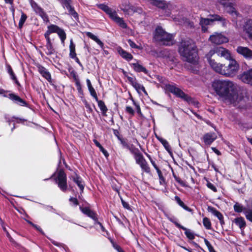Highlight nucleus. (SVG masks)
Listing matches in <instances>:
<instances>
[{"label": "nucleus", "mask_w": 252, "mask_h": 252, "mask_svg": "<svg viewBox=\"0 0 252 252\" xmlns=\"http://www.w3.org/2000/svg\"><path fill=\"white\" fill-rule=\"evenodd\" d=\"M164 215L167 218V219L173 223L178 228L181 227L182 225L178 222L177 219L174 216H170L165 212H164Z\"/></svg>", "instance_id": "c9c22d12"}, {"label": "nucleus", "mask_w": 252, "mask_h": 252, "mask_svg": "<svg viewBox=\"0 0 252 252\" xmlns=\"http://www.w3.org/2000/svg\"><path fill=\"white\" fill-rule=\"evenodd\" d=\"M245 206L243 205L242 204L238 202H236L233 205V209L234 211L237 213H243L245 212V210L247 208V202Z\"/></svg>", "instance_id": "c756f323"}, {"label": "nucleus", "mask_w": 252, "mask_h": 252, "mask_svg": "<svg viewBox=\"0 0 252 252\" xmlns=\"http://www.w3.org/2000/svg\"><path fill=\"white\" fill-rule=\"evenodd\" d=\"M225 10L231 15L236 14V11L233 3L229 1H224L222 3Z\"/></svg>", "instance_id": "393cba45"}, {"label": "nucleus", "mask_w": 252, "mask_h": 252, "mask_svg": "<svg viewBox=\"0 0 252 252\" xmlns=\"http://www.w3.org/2000/svg\"><path fill=\"white\" fill-rule=\"evenodd\" d=\"M134 60L136 61V63L130 64V65L133 67L134 70L136 72H142L145 74H147L148 72L147 69L145 67L140 64L138 60L135 59Z\"/></svg>", "instance_id": "5701e85b"}, {"label": "nucleus", "mask_w": 252, "mask_h": 252, "mask_svg": "<svg viewBox=\"0 0 252 252\" xmlns=\"http://www.w3.org/2000/svg\"><path fill=\"white\" fill-rule=\"evenodd\" d=\"M128 150L134 155L136 163L139 165L142 172L149 174L151 172L150 168L142 154L137 148L132 149L130 147Z\"/></svg>", "instance_id": "1a4fd4ad"}, {"label": "nucleus", "mask_w": 252, "mask_h": 252, "mask_svg": "<svg viewBox=\"0 0 252 252\" xmlns=\"http://www.w3.org/2000/svg\"><path fill=\"white\" fill-rule=\"evenodd\" d=\"M111 243L113 246L114 249H115L118 252H125L122 248L118 245L117 243L114 242L113 240H110Z\"/></svg>", "instance_id": "de8ad7c7"}, {"label": "nucleus", "mask_w": 252, "mask_h": 252, "mask_svg": "<svg viewBox=\"0 0 252 252\" xmlns=\"http://www.w3.org/2000/svg\"><path fill=\"white\" fill-rule=\"evenodd\" d=\"M178 52L187 62L195 63L197 61L198 50L195 43L191 39L182 40L178 45Z\"/></svg>", "instance_id": "f03ea898"}, {"label": "nucleus", "mask_w": 252, "mask_h": 252, "mask_svg": "<svg viewBox=\"0 0 252 252\" xmlns=\"http://www.w3.org/2000/svg\"><path fill=\"white\" fill-rule=\"evenodd\" d=\"M152 5L157 7L161 9H165L167 5L166 2L164 0H148Z\"/></svg>", "instance_id": "4be33fe9"}, {"label": "nucleus", "mask_w": 252, "mask_h": 252, "mask_svg": "<svg viewBox=\"0 0 252 252\" xmlns=\"http://www.w3.org/2000/svg\"><path fill=\"white\" fill-rule=\"evenodd\" d=\"M244 30L249 37L252 38V20L247 21L244 26Z\"/></svg>", "instance_id": "473e14b6"}, {"label": "nucleus", "mask_w": 252, "mask_h": 252, "mask_svg": "<svg viewBox=\"0 0 252 252\" xmlns=\"http://www.w3.org/2000/svg\"><path fill=\"white\" fill-rule=\"evenodd\" d=\"M154 38L156 40L161 42L164 45L170 46L173 44V35L165 32L161 27L156 28Z\"/></svg>", "instance_id": "6e6552de"}, {"label": "nucleus", "mask_w": 252, "mask_h": 252, "mask_svg": "<svg viewBox=\"0 0 252 252\" xmlns=\"http://www.w3.org/2000/svg\"><path fill=\"white\" fill-rule=\"evenodd\" d=\"M70 73L71 76L73 78L75 82L80 81L77 73L75 70H72V71H70Z\"/></svg>", "instance_id": "3c124183"}, {"label": "nucleus", "mask_w": 252, "mask_h": 252, "mask_svg": "<svg viewBox=\"0 0 252 252\" xmlns=\"http://www.w3.org/2000/svg\"><path fill=\"white\" fill-rule=\"evenodd\" d=\"M46 49L47 51L45 52L46 55H52L54 54L56 51L55 49L54 48L52 44H49V45H45Z\"/></svg>", "instance_id": "37998d69"}, {"label": "nucleus", "mask_w": 252, "mask_h": 252, "mask_svg": "<svg viewBox=\"0 0 252 252\" xmlns=\"http://www.w3.org/2000/svg\"><path fill=\"white\" fill-rule=\"evenodd\" d=\"M9 75L10 76V78L14 81L15 83H16L18 86H20V83L17 79V77L14 72H13L12 74H11Z\"/></svg>", "instance_id": "0e129e2a"}, {"label": "nucleus", "mask_w": 252, "mask_h": 252, "mask_svg": "<svg viewBox=\"0 0 252 252\" xmlns=\"http://www.w3.org/2000/svg\"><path fill=\"white\" fill-rule=\"evenodd\" d=\"M128 43L129 44L130 47L132 48L140 49L141 48L140 46L137 45L134 42H133L131 39H128L127 40Z\"/></svg>", "instance_id": "603ef678"}, {"label": "nucleus", "mask_w": 252, "mask_h": 252, "mask_svg": "<svg viewBox=\"0 0 252 252\" xmlns=\"http://www.w3.org/2000/svg\"><path fill=\"white\" fill-rule=\"evenodd\" d=\"M228 60L229 61V63L227 66L219 63L214 71L226 77L235 76L239 68V65L235 60L231 59V57Z\"/></svg>", "instance_id": "7ed1b4c3"}, {"label": "nucleus", "mask_w": 252, "mask_h": 252, "mask_svg": "<svg viewBox=\"0 0 252 252\" xmlns=\"http://www.w3.org/2000/svg\"><path fill=\"white\" fill-rule=\"evenodd\" d=\"M117 50L120 56L127 62H129L133 59V56L129 53L125 51L121 47H118Z\"/></svg>", "instance_id": "aec40b11"}, {"label": "nucleus", "mask_w": 252, "mask_h": 252, "mask_svg": "<svg viewBox=\"0 0 252 252\" xmlns=\"http://www.w3.org/2000/svg\"><path fill=\"white\" fill-rule=\"evenodd\" d=\"M165 88L170 93L187 102L189 104H191L196 107H198L199 104L197 101L185 94L181 89L177 87L175 84H166Z\"/></svg>", "instance_id": "39448f33"}, {"label": "nucleus", "mask_w": 252, "mask_h": 252, "mask_svg": "<svg viewBox=\"0 0 252 252\" xmlns=\"http://www.w3.org/2000/svg\"><path fill=\"white\" fill-rule=\"evenodd\" d=\"M175 200L178 204V205L181 207H182L186 211H188L189 212H191L192 211V209L189 207L188 206H187L186 205H185L179 196H175Z\"/></svg>", "instance_id": "e433bc0d"}, {"label": "nucleus", "mask_w": 252, "mask_h": 252, "mask_svg": "<svg viewBox=\"0 0 252 252\" xmlns=\"http://www.w3.org/2000/svg\"><path fill=\"white\" fill-rule=\"evenodd\" d=\"M86 35L91 39L94 41L100 46L101 49H104V46L103 43L96 35L91 32H87Z\"/></svg>", "instance_id": "bb28decb"}, {"label": "nucleus", "mask_w": 252, "mask_h": 252, "mask_svg": "<svg viewBox=\"0 0 252 252\" xmlns=\"http://www.w3.org/2000/svg\"><path fill=\"white\" fill-rule=\"evenodd\" d=\"M212 87L219 99L230 103L236 101L238 93L232 82L227 80H215Z\"/></svg>", "instance_id": "f257e3e1"}, {"label": "nucleus", "mask_w": 252, "mask_h": 252, "mask_svg": "<svg viewBox=\"0 0 252 252\" xmlns=\"http://www.w3.org/2000/svg\"><path fill=\"white\" fill-rule=\"evenodd\" d=\"M207 187L210 189L212 190L214 192L217 191V189L215 186L210 182H208L207 184Z\"/></svg>", "instance_id": "052dcab7"}, {"label": "nucleus", "mask_w": 252, "mask_h": 252, "mask_svg": "<svg viewBox=\"0 0 252 252\" xmlns=\"http://www.w3.org/2000/svg\"><path fill=\"white\" fill-rule=\"evenodd\" d=\"M50 35L49 33L47 32H45L44 35L46 40V45H49V44H52L51 40L50 37Z\"/></svg>", "instance_id": "680f3d73"}, {"label": "nucleus", "mask_w": 252, "mask_h": 252, "mask_svg": "<svg viewBox=\"0 0 252 252\" xmlns=\"http://www.w3.org/2000/svg\"><path fill=\"white\" fill-rule=\"evenodd\" d=\"M66 8L68 10L69 15L73 17V18L77 21L79 20V16L78 13L75 11L74 8L71 5L66 7Z\"/></svg>", "instance_id": "f704fd0d"}, {"label": "nucleus", "mask_w": 252, "mask_h": 252, "mask_svg": "<svg viewBox=\"0 0 252 252\" xmlns=\"http://www.w3.org/2000/svg\"><path fill=\"white\" fill-rule=\"evenodd\" d=\"M209 40L216 44H221L228 42V39L221 33L211 35L209 37Z\"/></svg>", "instance_id": "f8f14e48"}, {"label": "nucleus", "mask_w": 252, "mask_h": 252, "mask_svg": "<svg viewBox=\"0 0 252 252\" xmlns=\"http://www.w3.org/2000/svg\"><path fill=\"white\" fill-rule=\"evenodd\" d=\"M120 196V199H121V203H122V204L123 206V207L125 208V209H126L128 210H130V211H131V208H130V205H129V204L126 202L124 199L123 198Z\"/></svg>", "instance_id": "09e8293b"}, {"label": "nucleus", "mask_w": 252, "mask_h": 252, "mask_svg": "<svg viewBox=\"0 0 252 252\" xmlns=\"http://www.w3.org/2000/svg\"><path fill=\"white\" fill-rule=\"evenodd\" d=\"M82 101H83L84 104L85 105V107L87 109V112H89V113H92L93 109L91 108L90 104L85 99L82 100Z\"/></svg>", "instance_id": "864d4df0"}, {"label": "nucleus", "mask_w": 252, "mask_h": 252, "mask_svg": "<svg viewBox=\"0 0 252 252\" xmlns=\"http://www.w3.org/2000/svg\"><path fill=\"white\" fill-rule=\"evenodd\" d=\"M155 136L157 139L162 144V145L163 146L165 149L168 152V153L170 155H171L172 154V149L168 142L166 140L162 138V137L158 136L156 134H155Z\"/></svg>", "instance_id": "a878e982"}, {"label": "nucleus", "mask_w": 252, "mask_h": 252, "mask_svg": "<svg viewBox=\"0 0 252 252\" xmlns=\"http://www.w3.org/2000/svg\"><path fill=\"white\" fill-rule=\"evenodd\" d=\"M205 244L207 246L209 252H214L215 250L210 243L206 239L204 238Z\"/></svg>", "instance_id": "8fccbe9b"}, {"label": "nucleus", "mask_w": 252, "mask_h": 252, "mask_svg": "<svg viewBox=\"0 0 252 252\" xmlns=\"http://www.w3.org/2000/svg\"><path fill=\"white\" fill-rule=\"evenodd\" d=\"M233 222L239 227L242 231H244L246 227V222L244 218L242 217H237L233 220Z\"/></svg>", "instance_id": "b1692460"}, {"label": "nucleus", "mask_w": 252, "mask_h": 252, "mask_svg": "<svg viewBox=\"0 0 252 252\" xmlns=\"http://www.w3.org/2000/svg\"><path fill=\"white\" fill-rule=\"evenodd\" d=\"M52 178H53L55 183L58 185V187L62 191H66L67 189V177L63 169H60L57 174L54 173L50 178L45 179L44 180L47 181Z\"/></svg>", "instance_id": "0eeeda50"}, {"label": "nucleus", "mask_w": 252, "mask_h": 252, "mask_svg": "<svg viewBox=\"0 0 252 252\" xmlns=\"http://www.w3.org/2000/svg\"><path fill=\"white\" fill-rule=\"evenodd\" d=\"M245 202H247V208L245 210L244 215L246 219L252 223V200H246Z\"/></svg>", "instance_id": "a211bd4d"}, {"label": "nucleus", "mask_w": 252, "mask_h": 252, "mask_svg": "<svg viewBox=\"0 0 252 252\" xmlns=\"http://www.w3.org/2000/svg\"><path fill=\"white\" fill-rule=\"evenodd\" d=\"M97 7L105 12L109 18L114 21L119 27L124 29H127V25L125 22L123 18L118 16L115 10L109 7L104 3L97 4Z\"/></svg>", "instance_id": "423d86ee"}, {"label": "nucleus", "mask_w": 252, "mask_h": 252, "mask_svg": "<svg viewBox=\"0 0 252 252\" xmlns=\"http://www.w3.org/2000/svg\"><path fill=\"white\" fill-rule=\"evenodd\" d=\"M220 19L216 20V21H220L223 27H226L227 25V20L226 19L220 16Z\"/></svg>", "instance_id": "bf43d9fd"}, {"label": "nucleus", "mask_w": 252, "mask_h": 252, "mask_svg": "<svg viewBox=\"0 0 252 252\" xmlns=\"http://www.w3.org/2000/svg\"><path fill=\"white\" fill-rule=\"evenodd\" d=\"M156 171L158 174V176L159 178V184L160 185H162V186L166 185V183L165 179L164 178L161 170L159 169H158V170H156Z\"/></svg>", "instance_id": "79ce46f5"}, {"label": "nucleus", "mask_w": 252, "mask_h": 252, "mask_svg": "<svg viewBox=\"0 0 252 252\" xmlns=\"http://www.w3.org/2000/svg\"><path fill=\"white\" fill-rule=\"evenodd\" d=\"M75 86L76 87L77 90L78 91V93L79 94V96L83 98L84 97V93L82 89V86L80 83V81L75 82Z\"/></svg>", "instance_id": "c03bdc74"}, {"label": "nucleus", "mask_w": 252, "mask_h": 252, "mask_svg": "<svg viewBox=\"0 0 252 252\" xmlns=\"http://www.w3.org/2000/svg\"><path fill=\"white\" fill-rule=\"evenodd\" d=\"M7 237L8 238L9 242L12 244V245L14 247L17 249H20L21 248V246L12 238L10 234H7Z\"/></svg>", "instance_id": "49530a36"}, {"label": "nucleus", "mask_w": 252, "mask_h": 252, "mask_svg": "<svg viewBox=\"0 0 252 252\" xmlns=\"http://www.w3.org/2000/svg\"><path fill=\"white\" fill-rule=\"evenodd\" d=\"M240 79L241 81L249 85H252V68L247 71H244L240 75Z\"/></svg>", "instance_id": "2eb2a0df"}, {"label": "nucleus", "mask_w": 252, "mask_h": 252, "mask_svg": "<svg viewBox=\"0 0 252 252\" xmlns=\"http://www.w3.org/2000/svg\"><path fill=\"white\" fill-rule=\"evenodd\" d=\"M79 209L81 212L87 216L88 217L92 219L94 221L97 218V215L96 213L92 210H91L89 207H82L80 206Z\"/></svg>", "instance_id": "dca6fc26"}, {"label": "nucleus", "mask_w": 252, "mask_h": 252, "mask_svg": "<svg viewBox=\"0 0 252 252\" xmlns=\"http://www.w3.org/2000/svg\"><path fill=\"white\" fill-rule=\"evenodd\" d=\"M126 111L131 115H133L134 111L131 106H127L126 108Z\"/></svg>", "instance_id": "338daca9"}, {"label": "nucleus", "mask_w": 252, "mask_h": 252, "mask_svg": "<svg viewBox=\"0 0 252 252\" xmlns=\"http://www.w3.org/2000/svg\"><path fill=\"white\" fill-rule=\"evenodd\" d=\"M215 54H216L218 56L223 57L226 60H229L231 58V55L228 50L222 46L216 47L211 50L206 55V58H207L210 65L214 70H215L219 63L215 62L214 60H212L211 59V57Z\"/></svg>", "instance_id": "20e7f679"}, {"label": "nucleus", "mask_w": 252, "mask_h": 252, "mask_svg": "<svg viewBox=\"0 0 252 252\" xmlns=\"http://www.w3.org/2000/svg\"><path fill=\"white\" fill-rule=\"evenodd\" d=\"M60 28L56 25L51 24L48 26V27H47L48 30L46 32L49 33V34H51V33H57Z\"/></svg>", "instance_id": "4c0bfd02"}, {"label": "nucleus", "mask_w": 252, "mask_h": 252, "mask_svg": "<svg viewBox=\"0 0 252 252\" xmlns=\"http://www.w3.org/2000/svg\"><path fill=\"white\" fill-rule=\"evenodd\" d=\"M97 102L98 106L99 108L102 115L103 116H106V113L108 111V108L105 104L104 102L101 100L97 99V100H95Z\"/></svg>", "instance_id": "7c9ffc66"}, {"label": "nucleus", "mask_w": 252, "mask_h": 252, "mask_svg": "<svg viewBox=\"0 0 252 252\" xmlns=\"http://www.w3.org/2000/svg\"><path fill=\"white\" fill-rule=\"evenodd\" d=\"M57 34L58 35L59 37H60L62 43L63 45H64V41L66 38V33L64 32V30L60 28L57 32Z\"/></svg>", "instance_id": "58836bf2"}, {"label": "nucleus", "mask_w": 252, "mask_h": 252, "mask_svg": "<svg viewBox=\"0 0 252 252\" xmlns=\"http://www.w3.org/2000/svg\"><path fill=\"white\" fill-rule=\"evenodd\" d=\"M211 18H200L199 25L201 27L202 31L205 32L207 31V26L210 25L213 22L220 19V15L217 14L211 15Z\"/></svg>", "instance_id": "9b49d317"}, {"label": "nucleus", "mask_w": 252, "mask_h": 252, "mask_svg": "<svg viewBox=\"0 0 252 252\" xmlns=\"http://www.w3.org/2000/svg\"><path fill=\"white\" fill-rule=\"evenodd\" d=\"M208 211L211 212L214 216L216 217L219 220L223 219L222 214L217 210L215 208L212 206L208 207Z\"/></svg>", "instance_id": "2f4dec72"}, {"label": "nucleus", "mask_w": 252, "mask_h": 252, "mask_svg": "<svg viewBox=\"0 0 252 252\" xmlns=\"http://www.w3.org/2000/svg\"><path fill=\"white\" fill-rule=\"evenodd\" d=\"M236 51L246 59L249 60L252 59V50L248 47L239 46L236 48Z\"/></svg>", "instance_id": "ddd939ff"}, {"label": "nucleus", "mask_w": 252, "mask_h": 252, "mask_svg": "<svg viewBox=\"0 0 252 252\" xmlns=\"http://www.w3.org/2000/svg\"><path fill=\"white\" fill-rule=\"evenodd\" d=\"M37 68L38 72L42 76L46 79L51 85H52L51 75L48 69L41 65H38Z\"/></svg>", "instance_id": "f3484780"}, {"label": "nucleus", "mask_w": 252, "mask_h": 252, "mask_svg": "<svg viewBox=\"0 0 252 252\" xmlns=\"http://www.w3.org/2000/svg\"><path fill=\"white\" fill-rule=\"evenodd\" d=\"M119 140L120 141L121 144H122L123 148H125L127 149H130L129 145H128L127 142L125 140H124V139H123L122 138L120 139H119Z\"/></svg>", "instance_id": "6e6d98bb"}, {"label": "nucleus", "mask_w": 252, "mask_h": 252, "mask_svg": "<svg viewBox=\"0 0 252 252\" xmlns=\"http://www.w3.org/2000/svg\"><path fill=\"white\" fill-rule=\"evenodd\" d=\"M69 201L74 206H77L79 204L78 199L76 197H70Z\"/></svg>", "instance_id": "13d9d810"}, {"label": "nucleus", "mask_w": 252, "mask_h": 252, "mask_svg": "<svg viewBox=\"0 0 252 252\" xmlns=\"http://www.w3.org/2000/svg\"><path fill=\"white\" fill-rule=\"evenodd\" d=\"M27 18L28 17L27 15L21 10V16L18 24V27L19 29H21L23 27V25Z\"/></svg>", "instance_id": "a19ab883"}, {"label": "nucleus", "mask_w": 252, "mask_h": 252, "mask_svg": "<svg viewBox=\"0 0 252 252\" xmlns=\"http://www.w3.org/2000/svg\"><path fill=\"white\" fill-rule=\"evenodd\" d=\"M203 224L206 229L210 230L211 229V222L208 218L204 217L203 219Z\"/></svg>", "instance_id": "a18cd8bd"}, {"label": "nucleus", "mask_w": 252, "mask_h": 252, "mask_svg": "<svg viewBox=\"0 0 252 252\" xmlns=\"http://www.w3.org/2000/svg\"><path fill=\"white\" fill-rule=\"evenodd\" d=\"M132 86L138 92H139V91H141L145 94H147L144 87L142 85L137 83V81L134 83Z\"/></svg>", "instance_id": "ea45409f"}, {"label": "nucleus", "mask_w": 252, "mask_h": 252, "mask_svg": "<svg viewBox=\"0 0 252 252\" xmlns=\"http://www.w3.org/2000/svg\"><path fill=\"white\" fill-rule=\"evenodd\" d=\"M173 176L175 179V180L180 185H181L183 187H185V185L184 182L179 177H177L176 174L173 172Z\"/></svg>", "instance_id": "5fc2aeb1"}, {"label": "nucleus", "mask_w": 252, "mask_h": 252, "mask_svg": "<svg viewBox=\"0 0 252 252\" xmlns=\"http://www.w3.org/2000/svg\"><path fill=\"white\" fill-rule=\"evenodd\" d=\"M4 97H8L12 101H13L15 103L21 106H27L28 104V103L21 98L18 95L14 94H9L8 95L4 94Z\"/></svg>", "instance_id": "4468645a"}, {"label": "nucleus", "mask_w": 252, "mask_h": 252, "mask_svg": "<svg viewBox=\"0 0 252 252\" xmlns=\"http://www.w3.org/2000/svg\"><path fill=\"white\" fill-rule=\"evenodd\" d=\"M74 176H72L73 181L79 187L81 192L83 191L85 184L81 177L75 173Z\"/></svg>", "instance_id": "412c9836"}, {"label": "nucleus", "mask_w": 252, "mask_h": 252, "mask_svg": "<svg viewBox=\"0 0 252 252\" xmlns=\"http://www.w3.org/2000/svg\"><path fill=\"white\" fill-rule=\"evenodd\" d=\"M179 229H183L185 231V234L186 235V237L190 240H193L195 238V236H198V235L195 234L191 230L188 229L183 225H182L181 227H180Z\"/></svg>", "instance_id": "cd10ccee"}, {"label": "nucleus", "mask_w": 252, "mask_h": 252, "mask_svg": "<svg viewBox=\"0 0 252 252\" xmlns=\"http://www.w3.org/2000/svg\"><path fill=\"white\" fill-rule=\"evenodd\" d=\"M62 3L64 7H66L71 5L70 0H62Z\"/></svg>", "instance_id": "774afa93"}, {"label": "nucleus", "mask_w": 252, "mask_h": 252, "mask_svg": "<svg viewBox=\"0 0 252 252\" xmlns=\"http://www.w3.org/2000/svg\"><path fill=\"white\" fill-rule=\"evenodd\" d=\"M49 240L51 241V243L55 246L58 247H62L63 249H65V247H66L65 245L63 244L56 242L52 239H49Z\"/></svg>", "instance_id": "4d7b16f0"}, {"label": "nucleus", "mask_w": 252, "mask_h": 252, "mask_svg": "<svg viewBox=\"0 0 252 252\" xmlns=\"http://www.w3.org/2000/svg\"><path fill=\"white\" fill-rule=\"evenodd\" d=\"M217 138L214 132H208L205 134L203 137V142L206 145H210Z\"/></svg>", "instance_id": "6ab92c4d"}, {"label": "nucleus", "mask_w": 252, "mask_h": 252, "mask_svg": "<svg viewBox=\"0 0 252 252\" xmlns=\"http://www.w3.org/2000/svg\"><path fill=\"white\" fill-rule=\"evenodd\" d=\"M57 214L63 218V220H66L70 222L76 224L75 222H74L73 221V220H72L69 219V217L66 216L65 214H64L63 213L62 214H59L57 213Z\"/></svg>", "instance_id": "e2e57ef3"}, {"label": "nucleus", "mask_w": 252, "mask_h": 252, "mask_svg": "<svg viewBox=\"0 0 252 252\" xmlns=\"http://www.w3.org/2000/svg\"><path fill=\"white\" fill-rule=\"evenodd\" d=\"M99 150L103 153V154L104 155V156L106 157V158H108L109 156V153H108V152L102 147V146L101 145L100 147L98 148Z\"/></svg>", "instance_id": "69168bd1"}, {"label": "nucleus", "mask_w": 252, "mask_h": 252, "mask_svg": "<svg viewBox=\"0 0 252 252\" xmlns=\"http://www.w3.org/2000/svg\"><path fill=\"white\" fill-rule=\"evenodd\" d=\"M121 9L124 12H127L129 9H133L132 6L130 5L129 1L124 0L120 6Z\"/></svg>", "instance_id": "72a5a7b5"}, {"label": "nucleus", "mask_w": 252, "mask_h": 252, "mask_svg": "<svg viewBox=\"0 0 252 252\" xmlns=\"http://www.w3.org/2000/svg\"><path fill=\"white\" fill-rule=\"evenodd\" d=\"M30 3L33 10L42 19L44 22H49L48 16L42 8L33 0H30Z\"/></svg>", "instance_id": "9d476101"}, {"label": "nucleus", "mask_w": 252, "mask_h": 252, "mask_svg": "<svg viewBox=\"0 0 252 252\" xmlns=\"http://www.w3.org/2000/svg\"><path fill=\"white\" fill-rule=\"evenodd\" d=\"M86 83L87 85L88 88V90L89 91V92L90 93L91 95L93 97L95 100H97L98 97L96 94V93L95 92V90L93 88V87L92 85L91 81L89 79H87L86 80Z\"/></svg>", "instance_id": "c85d7f7f"}]
</instances>
